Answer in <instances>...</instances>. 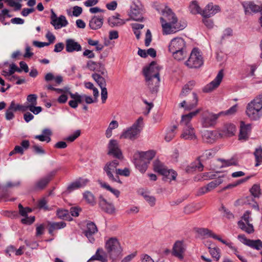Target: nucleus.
Segmentation results:
<instances>
[{
  "label": "nucleus",
  "instance_id": "1",
  "mask_svg": "<svg viewBox=\"0 0 262 262\" xmlns=\"http://www.w3.org/2000/svg\"><path fill=\"white\" fill-rule=\"evenodd\" d=\"M163 15L165 19L161 17L160 20L163 28V34L165 35L176 33L178 31L184 29L187 26L185 21H178V18L172 10L166 7L163 11Z\"/></svg>",
  "mask_w": 262,
  "mask_h": 262
},
{
  "label": "nucleus",
  "instance_id": "2",
  "mask_svg": "<svg viewBox=\"0 0 262 262\" xmlns=\"http://www.w3.org/2000/svg\"><path fill=\"white\" fill-rule=\"evenodd\" d=\"M168 50L177 60H183L187 54L186 42L181 37H176L171 39L168 46Z\"/></svg>",
  "mask_w": 262,
  "mask_h": 262
},
{
  "label": "nucleus",
  "instance_id": "3",
  "mask_svg": "<svg viewBox=\"0 0 262 262\" xmlns=\"http://www.w3.org/2000/svg\"><path fill=\"white\" fill-rule=\"evenodd\" d=\"M262 93L248 103L246 113L251 120H256L262 116Z\"/></svg>",
  "mask_w": 262,
  "mask_h": 262
},
{
  "label": "nucleus",
  "instance_id": "4",
  "mask_svg": "<svg viewBox=\"0 0 262 262\" xmlns=\"http://www.w3.org/2000/svg\"><path fill=\"white\" fill-rule=\"evenodd\" d=\"M105 249L113 261L116 260L122 256V248L119 241L116 237L110 238L106 241Z\"/></svg>",
  "mask_w": 262,
  "mask_h": 262
},
{
  "label": "nucleus",
  "instance_id": "5",
  "mask_svg": "<svg viewBox=\"0 0 262 262\" xmlns=\"http://www.w3.org/2000/svg\"><path fill=\"white\" fill-rule=\"evenodd\" d=\"M143 126V119L139 117L132 126L124 130L120 136V138L128 139L134 140L138 138L142 129Z\"/></svg>",
  "mask_w": 262,
  "mask_h": 262
},
{
  "label": "nucleus",
  "instance_id": "6",
  "mask_svg": "<svg viewBox=\"0 0 262 262\" xmlns=\"http://www.w3.org/2000/svg\"><path fill=\"white\" fill-rule=\"evenodd\" d=\"M119 165L118 160H114L107 162L103 167V170L106 173L108 180L112 182H117L122 184V182L120 180L119 177L117 173V167Z\"/></svg>",
  "mask_w": 262,
  "mask_h": 262
},
{
  "label": "nucleus",
  "instance_id": "7",
  "mask_svg": "<svg viewBox=\"0 0 262 262\" xmlns=\"http://www.w3.org/2000/svg\"><path fill=\"white\" fill-rule=\"evenodd\" d=\"M203 64V57L200 52L197 48H194L189 56L185 64L189 68H199Z\"/></svg>",
  "mask_w": 262,
  "mask_h": 262
},
{
  "label": "nucleus",
  "instance_id": "8",
  "mask_svg": "<svg viewBox=\"0 0 262 262\" xmlns=\"http://www.w3.org/2000/svg\"><path fill=\"white\" fill-rule=\"evenodd\" d=\"M28 110L30 111L29 105L26 106L19 104H16L14 101H12L6 111V119L7 120H11L13 119L14 118V112L18 111L25 112Z\"/></svg>",
  "mask_w": 262,
  "mask_h": 262
},
{
  "label": "nucleus",
  "instance_id": "9",
  "mask_svg": "<svg viewBox=\"0 0 262 262\" xmlns=\"http://www.w3.org/2000/svg\"><path fill=\"white\" fill-rule=\"evenodd\" d=\"M220 116L219 113L215 114L209 112H204L201 119L202 126L209 127L215 125Z\"/></svg>",
  "mask_w": 262,
  "mask_h": 262
},
{
  "label": "nucleus",
  "instance_id": "10",
  "mask_svg": "<svg viewBox=\"0 0 262 262\" xmlns=\"http://www.w3.org/2000/svg\"><path fill=\"white\" fill-rule=\"evenodd\" d=\"M57 170H54L49 172L46 176L37 181L32 187L34 190H40L43 189L55 176Z\"/></svg>",
  "mask_w": 262,
  "mask_h": 262
},
{
  "label": "nucleus",
  "instance_id": "11",
  "mask_svg": "<svg viewBox=\"0 0 262 262\" xmlns=\"http://www.w3.org/2000/svg\"><path fill=\"white\" fill-rule=\"evenodd\" d=\"M107 155L113 156L118 160L123 158L122 152L119 147L118 141L116 140L111 139L107 145Z\"/></svg>",
  "mask_w": 262,
  "mask_h": 262
},
{
  "label": "nucleus",
  "instance_id": "12",
  "mask_svg": "<svg viewBox=\"0 0 262 262\" xmlns=\"http://www.w3.org/2000/svg\"><path fill=\"white\" fill-rule=\"evenodd\" d=\"M161 69V68L155 61H152L148 67L144 69L143 74L145 78H160Z\"/></svg>",
  "mask_w": 262,
  "mask_h": 262
},
{
  "label": "nucleus",
  "instance_id": "13",
  "mask_svg": "<svg viewBox=\"0 0 262 262\" xmlns=\"http://www.w3.org/2000/svg\"><path fill=\"white\" fill-rule=\"evenodd\" d=\"M51 11V24L54 26L55 29H59L68 25V21L65 16L60 15L57 17V15L52 9Z\"/></svg>",
  "mask_w": 262,
  "mask_h": 262
},
{
  "label": "nucleus",
  "instance_id": "14",
  "mask_svg": "<svg viewBox=\"0 0 262 262\" xmlns=\"http://www.w3.org/2000/svg\"><path fill=\"white\" fill-rule=\"evenodd\" d=\"M86 67L90 71L97 72L102 76L107 77V72L102 63L89 60L86 63Z\"/></svg>",
  "mask_w": 262,
  "mask_h": 262
},
{
  "label": "nucleus",
  "instance_id": "15",
  "mask_svg": "<svg viewBox=\"0 0 262 262\" xmlns=\"http://www.w3.org/2000/svg\"><path fill=\"white\" fill-rule=\"evenodd\" d=\"M221 8L217 5L209 3L202 10L201 15L203 18H210L221 11Z\"/></svg>",
  "mask_w": 262,
  "mask_h": 262
},
{
  "label": "nucleus",
  "instance_id": "16",
  "mask_svg": "<svg viewBox=\"0 0 262 262\" xmlns=\"http://www.w3.org/2000/svg\"><path fill=\"white\" fill-rule=\"evenodd\" d=\"M223 76V70H221L219 71L214 79L204 87L203 91L208 93L217 88L222 80Z\"/></svg>",
  "mask_w": 262,
  "mask_h": 262
},
{
  "label": "nucleus",
  "instance_id": "17",
  "mask_svg": "<svg viewBox=\"0 0 262 262\" xmlns=\"http://www.w3.org/2000/svg\"><path fill=\"white\" fill-rule=\"evenodd\" d=\"M98 228L96 225L93 222H89L86 224V228L84 231V234L88 238L89 242L93 243L95 238L93 235L98 232Z\"/></svg>",
  "mask_w": 262,
  "mask_h": 262
},
{
  "label": "nucleus",
  "instance_id": "18",
  "mask_svg": "<svg viewBox=\"0 0 262 262\" xmlns=\"http://www.w3.org/2000/svg\"><path fill=\"white\" fill-rule=\"evenodd\" d=\"M89 182V179L79 178L68 185L67 187V191L68 193H71L76 189L83 188L87 185Z\"/></svg>",
  "mask_w": 262,
  "mask_h": 262
},
{
  "label": "nucleus",
  "instance_id": "19",
  "mask_svg": "<svg viewBox=\"0 0 262 262\" xmlns=\"http://www.w3.org/2000/svg\"><path fill=\"white\" fill-rule=\"evenodd\" d=\"M219 138H221V134L218 130H205L202 134L203 141L208 143L214 142Z\"/></svg>",
  "mask_w": 262,
  "mask_h": 262
},
{
  "label": "nucleus",
  "instance_id": "20",
  "mask_svg": "<svg viewBox=\"0 0 262 262\" xmlns=\"http://www.w3.org/2000/svg\"><path fill=\"white\" fill-rule=\"evenodd\" d=\"M129 15L131 19L134 20L138 21H142L143 20V17L142 16V10L140 8L135 4H133L130 6Z\"/></svg>",
  "mask_w": 262,
  "mask_h": 262
},
{
  "label": "nucleus",
  "instance_id": "21",
  "mask_svg": "<svg viewBox=\"0 0 262 262\" xmlns=\"http://www.w3.org/2000/svg\"><path fill=\"white\" fill-rule=\"evenodd\" d=\"M99 206L103 211L108 214H112L115 212L114 205L107 202L102 196L99 198Z\"/></svg>",
  "mask_w": 262,
  "mask_h": 262
},
{
  "label": "nucleus",
  "instance_id": "22",
  "mask_svg": "<svg viewBox=\"0 0 262 262\" xmlns=\"http://www.w3.org/2000/svg\"><path fill=\"white\" fill-rule=\"evenodd\" d=\"M66 50L68 53L79 52L82 50L81 46L73 39L66 40Z\"/></svg>",
  "mask_w": 262,
  "mask_h": 262
},
{
  "label": "nucleus",
  "instance_id": "23",
  "mask_svg": "<svg viewBox=\"0 0 262 262\" xmlns=\"http://www.w3.org/2000/svg\"><path fill=\"white\" fill-rule=\"evenodd\" d=\"M185 249L183 242L178 241L173 245L172 248V254L180 259H183L184 258V253Z\"/></svg>",
  "mask_w": 262,
  "mask_h": 262
},
{
  "label": "nucleus",
  "instance_id": "24",
  "mask_svg": "<svg viewBox=\"0 0 262 262\" xmlns=\"http://www.w3.org/2000/svg\"><path fill=\"white\" fill-rule=\"evenodd\" d=\"M235 125L232 123H227L224 125L222 129L219 130L221 134V138L226 136L231 137L233 136L236 132Z\"/></svg>",
  "mask_w": 262,
  "mask_h": 262
},
{
  "label": "nucleus",
  "instance_id": "25",
  "mask_svg": "<svg viewBox=\"0 0 262 262\" xmlns=\"http://www.w3.org/2000/svg\"><path fill=\"white\" fill-rule=\"evenodd\" d=\"M251 129V124H245L243 121H241L240 123L239 139L244 140H247L249 138Z\"/></svg>",
  "mask_w": 262,
  "mask_h": 262
},
{
  "label": "nucleus",
  "instance_id": "26",
  "mask_svg": "<svg viewBox=\"0 0 262 262\" xmlns=\"http://www.w3.org/2000/svg\"><path fill=\"white\" fill-rule=\"evenodd\" d=\"M147 85L152 93H156L159 89L160 78H145Z\"/></svg>",
  "mask_w": 262,
  "mask_h": 262
},
{
  "label": "nucleus",
  "instance_id": "27",
  "mask_svg": "<svg viewBox=\"0 0 262 262\" xmlns=\"http://www.w3.org/2000/svg\"><path fill=\"white\" fill-rule=\"evenodd\" d=\"M97 260L100 262H107L106 254L102 248H98L95 254L93 255L87 262H93Z\"/></svg>",
  "mask_w": 262,
  "mask_h": 262
},
{
  "label": "nucleus",
  "instance_id": "28",
  "mask_svg": "<svg viewBox=\"0 0 262 262\" xmlns=\"http://www.w3.org/2000/svg\"><path fill=\"white\" fill-rule=\"evenodd\" d=\"M243 6L246 14H250L251 12L257 13L261 12L262 10L261 7L255 4L252 2L244 3Z\"/></svg>",
  "mask_w": 262,
  "mask_h": 262
},
{
  "label": "nucleus",
  "instance_id": "29",
  "mask_svg": "<svg viewBox=\"0 0 262 262\" xmlns=\"http://www.w3.org/2000/svg\"><path fill=\"white\" fill-rule=\"evenodd\" d=\"M120 14L117 13L115 15L110 17L107 20L108 25L111 27H119L124 25L126 21L128 20V19H122L120 18Z\"/></svg>",
  "mask_w": 262,
  "mask_h": 262
},
{
  "label": "nucleus",
  "instance_id": "30",
  "mask_svg": "<svg viewBox=\"0 0 262 262\" xmlns=\"http://www.w3.org/2000/svg\"><path fill=\"white\" fill-rule=\"evenodd\" d=\"M181 138L184 140H194L196 137L195 134L194 128L192 126H188L187 127H184L183 133L181 135Z\"/></svg>",
  "mask_w": 262,
  "mask_h": 262
},
{
  "label": "nucleus",
  "instance_id": "31",
  "mask_svg": "<svg viewBox=\"0 0 262 262\" xmlns=\"http://www.w3.org/2000/svg\"><path fill=\"white\" fill-rule=\"evenodd\" d=\"M196 232L201 236L212 237L221 242L222 239L219 236L215 234L212 230L208 228H201L198 229Z\"/></svg>",
  "mask_w": 262,
  "mask_h": 262
},
{
  "label": "nucleus",
  "instance_id": "32",
  "mask_svg": "<svg viewBox=\"0 0 262 262\" xmlns=\"http://www.w3.org/2000/svg\"><path fill=\"white\" fill-rule=\"evenodd\" d=\"M103 17L100 16H94L90 21V27L93 30H97L100 28L103 24Z\"/></svg>",
  "mask_w": 262,
  "mask_h": 262
},
{
  "label": "nucleus",
  "instance_id": "33",
  "mask_svg": "<svg viewBox=\"0 0 262 262\" xmlns=\"http://www.w3.org/2000/svg\"><path fill=\"white\" fill-rule=\"evenodd\" d=\"M138 154V159L149 163L150 161L155 157L156 153L154 150H149L147 151L139 152Z\"/></svg>",
  "mask_w": 262,
  "mask_h": 262
},
{
  "label": "nucleus",
  "instance_id": "34",
  "mask_svg": "<svg viewBox=\"0 0 262 262\" xmlns=\"http://www.w3.org/2000/svg\"><path fill=\"white\" fill-rule=\"evenodd\" d=\"M42 135H36L34 138L38 139L40 141H47L49 143L51 141V139L50 136L52 135V132L50 129L45 128L42 131Z\"/></svg>",
  "mask_w": 262,
  "mask_h": 262
},
{
  "label": "nucleus",
  "instance_id": "35",
  "mask_svg": "<svg viewBox=\"0 0 262 262\" xmlns=\"http://www.w3.org/2000/svg\"><path fill=\"white\" fill-rule=\"evenodd\" d=\"M49 233L51 235L53 234V232L56 230L64 228L66 226V223L61 221L59 222H49Z\"/></svg>",
  "mask_w": 262,
  "mask_h": 262
},
{
  "label": "nucleus",
  "instance_id": "36",
  "mask_svg": "<svg viewBox=\"0 0 262 262\" xmlns=\"http://www.w3.org/2000/svg\"><path fill=\"white\" fill-rule=\"evenodd\" d=\"M199 161L191 163L186 168L187 172H191L193 171L198 170L199 171H202L203 170V165L201 163V160L199 159Z\"/></svg>",
  "mask_w": 262,
  "mask_h": 262
},
{
  "label": "nucleus",
  "instance_id": "37",
  "mask_svg": "<svg viewBox=\"0 0 262 262\" xmlns=\"http://www.w3.org/2000/svg\"><path fill=\"white\" fill-rule=\"evenodd\" d=\"M192 96L193 100L191 103L187 104V105H185L186 101H183V102L180 103V107H185V110H190L195 107L198 104V98L196 94L195 93H192Z\"/></svg>",
  "mask_w": 262,
  "mask_h": 262
},
{
  "label": "nucleus",
  "instance_id": "38",
  "mask_svg": "<svg viewBox=\"0 0 262 262\" xmlns=\"http://www.w3.org/2000/svg\"><path fill=\"white\" fill-rule=\"evenodd\" d=\"M135 166L141 173H144L146 170L148 164L147 162L143 161L139 159H136L134 162Z\"/></svg>",
  "mask_w": 262,
  "mask_h": 262
},
{
  "label": "nucleus",
  "instance_id": "39",
  "mask_svg": "<svg viewBox=\"0 0 262 262\" xmlns=\"http://www.w3.org/2000/svg\"><path fill=\"white\" fill-rule=\"evenodd\" d=\"M211 245V244H208V248L209 249V252L212 257L215 258L216 260H218L221 257V250L217 247L214 246H212Z\"/></svg>",
  "mask_w": 262,
  "mask_h": 262
},
{
  "label": "nucleus",
  "instance_id": "40",
  "mask_svg": "<svg viewBox=\"0 0 262 262\" xmlns=\"http://www.w3.org/2000/svg\"><path fill=\"white\" fill-rule=\"evenodd\" d=\"M93 79L96 82L100 88L106 86V83L104 76H101L100 74L95 73L92 75Z\"/></svg>",
  "mask_w": 262,
  "mask_h": 262
},
{
  "label": "nucleus",
  "instance_id": "41",
  "mask_svg": "<svg viewBox=\"0 0 262 262\" xmlns=\"http://www.w3.org/2000/svg\"><path fill=\"white\" fill-rule=\"evenodd\" d=\"M177 128V126L176 125H173L170 128H168L165 136V140L167 142H169L172 140L176 135V129Z\"/></svg>",
  "mask_w": 262,
  "mask_h": 262
},
{
  "label": "nucleus",
  "instance_id": "42",
  "mask_svg": "<svg viewBox=\"0 0 262 262\" xmlns=\"http://www.w3.org/2000/svg\"><path fill=\"white\" fill-rule=\"evenodd\" d=\"M164 177V179L167 180H175L177 176V173L173 170L167 169V168L164 170L161 174Z\"/></svg>",
  "mask_w": 262,
  "mask_h": 262
},
{
  "label": "nucleus",
  "instance_id": "43",
  "mask_svg": "<svg viewBox=\"0 0 262 262\" xmlns=\"http://www.w3.org/2000/svg\"><path fill=\"white\" fill-rule=\"evenodd\" d=\"M190 12L192 14H200L201 15V9L195 1H192L189 7Z\"/></svg>",
  "mask_w": 262,
  "mask_h": 262
},
{
  "label": "nucleus",
  "instance_id": "44",
  "mask_svg": "<svg viewBox=\"0 0 262 262\" xmlns=\"http://www.w3.org/2000/svg\"><path fill=\"white\" fill-rule=\"evenodd\" d=\"M154 170L155 172L162 174L166 167L159 160H156L153 163Z\"/></svg>",
  "mask_w": 262,
  "mask_h": 262
},
{
  "label": "nucleus",
  "instance_id": "45",
  "mask_svg": "<svg viewBox=\"0 0 262 262\" xmlns=\"http://www.w3.org/2000/svg\"><path fill=\"white\" fill-rule=\"evenodd\" d=\"M249 242L247 246L251 248L257 250H259L262 249V241L261 240L259 239L256 240L250 239Z\"/></svg>",
  "mask_w": 262,
  "mask_h": 262
},
{
  "label": "nucleus",
  "instance_id": "46",
  "mask_svg": "<svg viewBox=\"0 0 262 262\" xmlns=\"http://www.w3.org/2000/svg\"><path fill=\"white\" fill-rule=\"evenodd\" d=\"M215 151L213 149H209L205 150L203 154L199 158L201 161H204L207 159L213 158L215 155Z\"/></svg>",
  "mask_w": 262,
  "mask_h": 262
},
{
  "label": "nucleus",
  "instance_id": "47",
  "mask_svg": "<svg viewBox=\"0 0 262 262\" xmlns=\"http://www.w3.org/2000/svg\"><path fill=\"white\" fill-rule=\"evenodd\" d=\"M83 198L88 203L94 206L96 204L94 195L90 191H86L83 194Z\"/></svg>",
  "mask_w": 262,
  "mask_h": 262
},
{
  "label": "nucleus",
  "instance_id": "48",
  "mask_svg": "<svg viewBox=\"0 0 262 262\" xmlns=\"http://www.w3.org/2000/svg\"><path fill=\"white\" fill-rule=\"evenodd\" d=\"M100 185H101V187H102V188L106 189L107 190L111 192L117 198H118L119 196L120 193V191L118 190H117V189H115L113 188L107 183H105V182L101 183H100Z\"/></svg>",
  "mask_w": 262,
  "mask_h": 262
},
{
  "label": "nucleus",
  "instance_id": "49",
  "mask_svg": "<svg viewBox=\"0 0 262 262\" xmlns=\"http://www.w3.org/2000/svg\"><path fill=\"white\" fill-rule=\"evenodd\" d=\"M250 191L253 196L259 198L261 194L260 186L258 184H254Z\"/></svg>",
  "mask_w": 262,
  "mask_h": 262
},
{
  "label": "nucleus",
  "instance_id": "50",
  "mask_svg": "<svg viewBox=\"0 0 262 262\" xmlns=\"http://www.w3.org/2000/svg\"><path fill=\"white\" fill-rule=\"evenodd\" d=\"M222 182L223 180L221 178H218L208 183L207 186L208 188L209 191L210 192L215 188L217 186L222 184Z\"/></svg>",
  "mask_w": 262,
  "mask_h": 262
},
{
  "label": "nucleus",
  "instance_id": "51",
  "mask_svg": "<svg viewBox=\"0 0 262 262\" xmlns=\"http://www.w3.org/2000/svg\"><path fill=\"white\" fill-rule=\"evenodd\" d=\"M217 160L222 163L221 168L235 165L236 164V162L234 159L224 160L223 159H218Z\"/></svg>",
  "mask_w": 262,
  "mask_h": 262
},
{
  "label": "nucleus",
  "instance_id": "52",
  "mask_svg": "<svg viewBox=\"0 0 262 262\" xmlns=\"http://www.w3.org/2000/svg\"><path fill=\"white\" fill-rule=\"evenodd\" d=\"M237 110V105L235 104L232 107H231L228 110L225 111H222L219 113L220 116L221 115H226V116H231L235 114Z\"/></svg>",
  "mask_w": 262,
  "mask_h": 262
},
{
  "label": "nucleus",
  "instance_id": "53",
  "mask_svg": "<svg viewBox=\"0 0 262 262\" xmlns=\"http://www.w3.org/2000/svg\"><path fill=\"white\" fill-rule=\"evenodd\" d=\"M219 211L221 212L224 216L227 217L228 219L234 218L233 214L230 211H229L228 209H226L223 205H222L219 208Z\"/></svg>",
  "mask_w": 262,
  "mask_h": 262
},
{
  "label": "nucleus",
  "instance_id": "54",
  "mask_svg": "<svg viewBox=\"0 0 262 262\" xmlns=\"http://www.w3.org/2000/svg\"><path fill=\"white\" fill-rule=\"evenodd\" d=\"M254 156L256 161L255 166L257 167L262 162V148H259L256 149L254 152Z\"/></svg>",
  "mask_w": 262,
  "mask_h": 262
},
{
  "label": "nucleus",
  "instance_id": "55",
  "mask_svg": "<svg viewBox=\"0 0 262 262\" xmlns=\"http://www.w3.org/2000/svg\"><path fill=\"white\" fill-rule=\"evenodd\" d=\"M223 244L228 246L231 250H232L234 253V254L237 256V255H239V251L237 250V248L235 246H233V243L231 242H228L222 239L221 242Z\"/></svg>",
  "mask_w": 262,
  "mask_h": 262
},
{
  "label": "nucleus",
  "instance_id": "56",
  "mask_svg": "<svg viewBox=\"0 0 262 262\" xmlns=\"http://www.w3.org/2000/svg\"><path fill=\"white\" fill-rule=\"evenodd\" d=\"M19 214L23 216H27L28 213L32 211V209L29 207L24 208L21 204L18 205Z\"/></svg>",
  "mask_w": 262,
  "mask_h": 262
},
{
  "label": "nucleus",
  "instance_id": "57",
  "mask_svg": "<svg viewBox=\"0 0 262 262\" xmlns=\"http://www.w3.org/2000/svg\"><path fill=\"white\" fill-rule=\"evenodd\" d=\"M142 195L151 206H153L155 205L156 199L154 196H150L146 193H142Z\"/></svg>",
  "mask_w": 262,
  "mask_h": 262
},
{
  "label": "nucleus",
  "instance_id": "58",
  "mask_svg": "<svg viewBox=\"0 0 262 262\" xmlns=\"http://www.w3.org/2000/svg\"><path fill=\"white\" fill-rule=\"evenodd\" d=\"M81 134L80 130H75L74 133L66 138V140L69 142H73L76 139H77Z\"/></svg>",
  "mask_w": 262,
  "mask_h": 262
},
{
  "label": "nucleus",
  "instance_id": "59",
  "mask_svg": "<svg viewBox=\"0 0 262 262\" xmlns=\"http://www.w3.org/2000/svg\"><path fill=\"white\" fill-rule=\"evenodd\" d=\"M37 96L36 94H30L27 96V101L30 103L29 105H33L37 104Z\"/></svg>",
  "mask_w": 262,
  "mask_h": 262
},
{
  "label": "nucleus",
  "instance_id": "60",
  "mask_svg": "<svg viewBox=\"0 0 262 262\" xmlns=\"http://www.w3.org/2000/svg\"><path fill=\"white\" fill-rule=\"evenodd\" d=\"M116 174L119 176H123L125 177H128L130 174V170L127 168H125L123 169L120 168H117V173Z\"/></svg>",
  "mask_w": 262,
  "mask_h": 262
},
{
  "label": "nucleus",
  "instance_id": "61",
  "mask_svg": "<svg viewBox=\"0 0 262 262\" xmlns=\"http://www.w3.org/2000/svg\"><path fill=\"white\" fill-rule=\"evenodd\" d=\"M101 89V96L102 102L104 103L107 98V91L106 88V86H103L102 88H100Z\"/></svg>",
  "mask_w": 262,
  "mask_h": 262
},
{
  "label": "nucleus",
  "instance_id": "62",
  "mask_svg": "<svg viewBox=\"0 0 262 262\" xmlns=\"http://www.w3.org/2000/svg\"><path fill=\"white\" fill-rule=\"evenodd\" d=\"M30 111L35 115H37L40 113L42 108L41 106H36V105H29Z\"/></svg>",
  "mask_w": 262,
  "mask_h": 262
},
{
  "label": "nucleus",
  "instance_id": "63",
  "mask_svg": "<svg viewBox=\"0 0 262 262\" xmlns=\"http://www.w3.org/2000/svg\"><path fill=\"white\" fill-rule=\"evenodd\" d=\"M209 18H203L202 21L204 24L209 29H212L213 27L214 23L212 19Z\"/></svg>",
  "mask_w": 262,
  "mask_h": 262
},
{
  "label": "nucleus",
  "instance_id": "64",
  "mask_svg": "<svg viewBox=\"0 0 262 262\" xmlns=\"http://www.w3.org/2000/svg\"><path fill=\"white\" fill-rule=\"evenodd\" d=\"M81 210V209L78 207H73L70 208V211L71 214L73 216L77 217L79 214V212Z\"/></svg>",
  "mask_w": 262,
  "mask_h": 262
}]
</instances>
